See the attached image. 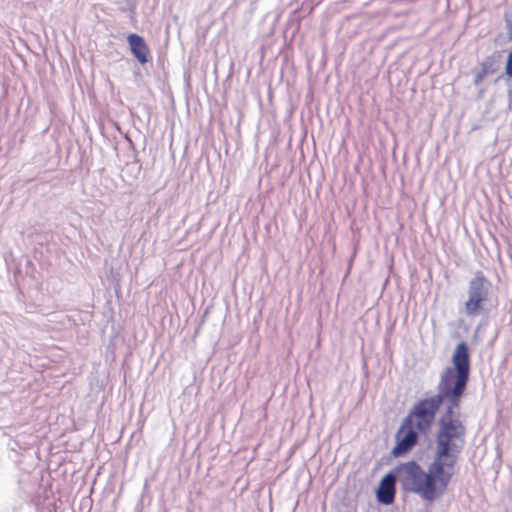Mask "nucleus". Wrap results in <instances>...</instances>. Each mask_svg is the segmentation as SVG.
Segmentation results:
<instances>
[{"instance_id": "obj_1", "label": "nucleus", "mask_w": 512, "mask_h": 512, "mask_svg": "<svg viewBox=\"0 0 512 512\" xmlns=\"http://www.w3.org/2000/svg\"><path fill=\"white\" fill-rule=\"evenodd\" d=\"M452 396V405L445 408L438 422L435 457L428 471L414 461L399 468L403 487L427 501H434L446 491L465 444L466 428L458 417L463 396L462 383L457 384Z\"/></svg>"}, {"instance_id": "obj_2", "label": "nucleus", "mask_w": 512, "mask_h": 512, "mask_svg": "<svg viewBox=\"0 0 512 512\" xmlns=\"http://www.w3.org/2000/svg\"><path fill=\"white\" fill-rule=\"evenodd\" d=\"M453 367H447L438 383L439 393L417 402L405 420L416 428L420 434H427L435 420L437 411L445 401L446 407L452 405V391L458 383L463 384L465 393L470 375V354L465 342L459 343L452 355Z\"/></svg>"}, {"instance_id": "obj_3", "label": "nucleus", "mask_w": 512, "mask_h": 512, "mask_svg": "<svg viewBox=\"0 0 512 512\" xmlns=\"http://www.w3.org/2000/svg\"><path fill=\"white\" fill-rule=\"evenodd\" d=\"M487 279L482 271L476 272L469 282L468 299L465 302V312L468 316H475L483 310V304L488 297L486 287Z\"/></svg>"}, {"instance_id": "obj_4", "label": "nucleus", "mask_w": 512, "mask_h": 512, "mask_svg": "<svg viewBox=\"0 0 512 512\" xmlns=\"http://www.w3.org/2000/svg\"><path fill=\"white\" fill-rule=\"evenodd\" d=\"M418 434H420L414 426L403 420L397 434V444L393 449L395 456H400L411 450L418 441Z\"/></svg>"}, {"instance_id": "obj_5", "label": "nucleus", "mask_w": 512, "mask_h": 512, "mask_svg": "<svg viewBox=\"0 0 512 512\" xmlns=\"http://www.w3.org/2000/svg\"><path fill=\"white\" fill-rule=\"evenodd\" d=\"M396 477L392 473L385 475L377 489V499L380 503L389 505L395 500Z\"/></svg>"}, {"instance_id": "obj_6", "label": "nucleus", "mask_w": 512, "mask_h": 512, "mask_svg": "<svg viewBox=\"0 0 512 512\" xmlns=\"http://www.w3.org/2000/svg\"><path fill=\"white\" fill-rule=\"evenodd\" d=\"M127 41L132 54L139 63H147L150 50L143 37L138 34L131 33L127 36Z\"/></svg>"}, {"instance_id": "obj_7", "label": "nucleus", "mask_w": 512, "mask_h": 512, "mask_svg": "<svg viewBox=\"0 0 512 512\" xmlns=\"http://www.w3.org/2000/svg\"><path fill=\"white\" fill-rule=\"evenodd\" d=\"M505 73L509 78H512V50L508 54Z\"/></svg>"}, {"instance_id": "obj_8", "label": "nucleus", "mask_w": 512, "mask_h": 512, "mask_svg": "<svg viewBox=\"0 0 512 512\" xmlns=\"http://www.w3.org/2000/svg\"><path fill=\"white\" fill-rule=\"evenodd\" d=\"M485 73L478 74L475 79V83L478 84L484 77Z\"/></svg>"}]
</instances>
